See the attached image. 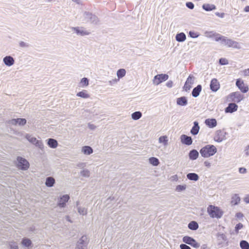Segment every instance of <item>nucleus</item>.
<instances>
[{
  "label": "nucleus",
  "instance_id": "obj_1",
  "mask_svg": "<svg viewBox=\"0 0 249 249\" xmlns=\"http://www.w3.org/2000/svg\"><path fill=\"white\" fill-rule=\"evenodd\" d=\"M217 152V148L213 145H207L200 150V153L204 158H209L214 155Z\"/></svg>",
  "mask_w": 249,
  "mask_h": 249
},
{
  "label": "nucleus",
  "instance_id": "obj_2",
  "mask_svg": "<svg viewBox=\"0 0 249 249\" xmlns=\"http://www.w3.org/2000/svg\"><path fill=\"white\" fill-rule=\"evenodd\" d=\"M207 212L210 216L212 218H220L223 213L220 209L217 207L210 205L207 208Z\"/></svg>",
  "mask_w": 249,
  "mask_h": 249
},
{
  "label": "nucleus",
  "instance_id": "obj_3",
  "mask_svg": "<svg viewBox=\"0 0 249 249\" xmlns=\"http://www.w3.org/2000/svg\"><path fill=\"white\" fill-rule=\"evenodd\" d=\"M81 19L83 22L89 21L94 24H97L98 22V18L96 16L87 12L82 13Z\"/></svg>",
  "mask_w": 249,
  "mask_h": 249
},
{
  "label": "nucleus",
  "instance_id": "obj_4",
  "mask_svg": "<svg viewBox=\"0 0 249 249\" xmlns=\"http://www.w3.org/2000/svg\"><path fill=\"white\" fill-rule=\"evenodd\" d=\"M222 45L237 49H240L241 48V45L239 43L231 39H229L226 36L224 37V38H223Z\"/></svg>",
  "mask_w": 249,
  "mask_h": 249
},
{
  "label": "nucleus",
  "instance_id": "obj_5",
  "mask_svg": "<svg viewBox=\"0 0 249 249\" xmlns=\"http://www.w3.org/2000/svg\"><path fill=\"white\" fill-rule=\"evenodd\" d=\"M227 98L229 102L239 103L243 99V95L239 92H234L230 94Z\"/></svg>",
  "mask_w": 249,
  "mask_h": 249
},
{
  "label": "nucleus",
  "instance_id": "obj_6",
  "mask_svg": "<svg viewBox=\"0 0 249 249\" xmlns=\"http://www.w3.org/2000/svg\"><path fill=\"white\" fill-rule=\"evenodd\" d=\"M169 76L166 74H157L154 76L153 83L155 85H158L161 82L167 80Z\"/></svg>",
  "mask_w": 249,
  "mask_h": 249
},
{
  "label": "nucleus",
  "instance_id": "obj_7",
  "mask_svg": "<svg viewBox=\"0 0 249 249\" xmlns=\"http://www.w3.org/2000/svg\"><path fill=\"white\" fill-rule=\"evenodd\" d=\"M79 171V178L81 180H85L90 176V171L87 168H80Z\"/></svg>",
  "mask_w": 249,
  "mask_h": 249
},
{
  "label": "nucleus",
  "instance_id": "obj_8",
  "mask_svg": "<svg viewBox=\"0 0 249 249\" xmlns=\"http://www.w3.org/2000/svg\"><path fill=\"white\" fill-rule=\"evenodd\" d=\"M182 241L184 243L195 248H198L200 246L199 244L194 238L190 236H185L183 237Z\"/></svg>",
  "mask_w": 249,
  "mask_h": 249
},
{
  "label": "nucleus",
  "instance_id": "obj_9",
  "mask_svg": "<svg viewBox=\"0 0 249 249\" xmlns=\"http://www.w3.org/2000/svg\"><path fill=\"white\" fill-rule=\"evenodd\" d=\"M89 240L86 235H83L79 239V249H87Z\"/></svg>",
  "mask_w": 249,
  "mask_h": 249
},
{
  "label": "nucleus",
  "instance_id": "obj_10",
  "mask_svg": "<svg viewBox=\"0 0 249 249\" xmlns=\"http://www.w3.org/2000/svg\"><path fill=\"white\" fill-rule=\"evenodd\" d=\"M17 160L18 161V166L19 168L26 170L29 168V163L25 159L18 157Z\"/></svg>",
  "mask_w": 249,
  "mask_h": 249
},
{
  "label": "nucleus",
  "instance_id": "obj_11",
  "mask_svg": "<svg viewBox=\"0 0 249 249\" xmlns=\"http://www.w3.org/2000/svg\"><path fill=\"white\" fill-rule=\"evenodd\" d=\"M195 77L193 75H190L187 79L183 89L185 91H188L192 88V85L193 84L195 81Z\"/></svg>",
  "mask_w": 249,
  "mask_h": 249
},
{
  "label": "nucleus",
  "instance_id": "obj_12",
  "mask_svg": "<svg viewBox=\"0 0 249 249\" xmlns=\"http://www.w3.org/2000/svg\"><path fill=\"white\" fill-rule=\"evenodd\" d=\"M236 85L239 89L243 93L247 92L249 90V88L246 86L243 81L237 79L236 82Z\"/></svg>",
  "mask_w": 249,
  "mask_h": 249
},
{
  "label": "nucleus",
  "instance_id": "obj_13",
  "mask_svg": "<svg viewBox=\"0 0 249 249\" xmlns=\"http://www.w3.org/2000/svg\"><path fill=\"white\" fill-rule=\"evenodd\" d=\"M220 88V84L218 80L213 78L211 80L210 84V89L213 91H216L218 90Z\"/></svg>",
  "mask_w": 249,
  "mask_h": 249
},
{
  "label": "nucleus",
  "instance_id": "obj_14",
  "mask_svg": "<svg viewBox=\"0 0 249 249\" xmlns=\"http://www.w3.org/2000/svg\"><path fill=\"white\" fill-rule=\"evenodd\" d=\"M238 109V106L233 103H230L228 106L225 108V112L226 113H233L237 111Z\"/></svg>",
  "mask_w": 249,
  "mask_h": 249
},
{
  "label": "nucleus",
  "instance_id": "obj_15",
  "mask_svg": "<svg viewBox=\"0 0 249 249\" xmlns=\"http://www.w3.org/2000/svg\"><path fill=\"white\" fill-rule=\"evenodd\" d=\"M224 139V135L223 133L221 130H218L216 132L214 140L215 141L220 142H221Z\"/></svg>",
  "mask_w": 249,
  "mask_h": 249
},
{
  "label": "nucleus",
  "instance_id": "obj_16",
  "mask_svg": "<svg viewBox=\"0 0 249 249\" xmlns=\"http://www.w3.org/2000/svg\"><path fill=\"white\" fill-rule=\"evenodd\" d=\"M181 142L182 143L190 145L192 143V140L191 137L185 135H182L180 137Z\"/></svg>",
  "mask_w": 249,
  "mask_h": 249
},
{
  "label": "nucleus",
  "instance_id": "obj_17",
  "mask_svg": "<svg viewBox=\"0 0 249 249\" xmlns=\"http://www.w3.org/2000/svg\"><path fill=\"white\" fill-rule=\"evenodd\" d=\"M70 197L68 195H66L60 197L58 200V205L60 207H64L66 203L69 200Z\"/></svg>",
  "mask_w": 249,
  "mask_h": 249
},
{
  "label": "nucleus",
  "instance_id": "obj_18",
  "mask_svg": "<svg viewBox=\"0 0 249 249\" xmlns=\"http://www.w3.org/2000/svg\"><path fill=\"white\" fill-rule=\"evenodd\" d=\"M205 123L210 128H213L217 125V121L215 119H207Z\"/></svg>",
  "mask_w": 249,
  "mask_h": 249
},
{
  "label": "nucleus",
  "instance_id": "obj_19",
  "mask_svg": "<svg viewBox=\"0 0 249 249\" xmlns=\"http://www.w3.org/2000/svg\"><path fill=\"white\" fill-rule=\"evenodd\" d=\"M188 104L187 99L185 96H182L177 99V104L180 106H185Z\"/></svg>",
  "mask_w": 249,
  "mask_h": 249
},
{
  "label": "nucleus",
  "instance_id": "obj_20",
  "mask_svg": "<svg viewBox=\"0 0 249 249\" xmlns=\"http://www.w3.org/2000/svg\"><path fill=\"white\" fill-rule=\"evenodd\" d=\"M92 148L89 146H84L81 148V152L86 155H89L93 153Z\"/></svg>",
  "mask_w": 249,
  "mask_h": 249
},
{
  "label": "nucleus",
  "instance_id": "obj_21",
  "mask_svg": "<svg viewBox=\"0 0 249 249\" xmlns=\"http://www.w3.org/2000/svg\"><path fill=\"white\" fill-rule=\"evenodd\" d=\"M199 130V126L198 125V123L197 122L195 121L194 122V126L191 130V133L194 135H196L198 134Z\"/></svg>",
  "mask_w": 249,
  "mask_h": 249
},
{
  "label": "nucleus",
  "instance_id": "obj_22",
  "mask_svg": "<svg viewBox=\"0 0 249 249\" xmlns=\"http://www.w3.org/2000/svg\"><path fill=\"white\" fill-rule=\"evenodd\" d=\"M3 62L6 65L10 66L14 64V60L12 57L7 56L3 58Z\"/></svg>",
  "mask_w": 249,
  "mask_h": 249
},
{
  "label": "nucleus",
  "instance_id": "obj_23",
  "mask_svg": "<svg viewBox=\"0 0 249 249\" xmlns=\"http://www.w3.org/2000/svg\"><path fill=\"white\" fill-rule=\"evenodd\" d=\"M240 201V197L237 194H234L231 196V204L232 205H237Z\"/></svg>",
  "mask_w": 249,
  "mask_h": 249
},
{
  "label": "nucleus",
  "instance_id": "obj_24",
  "mask_svg": "<svg viewBox=\"0 0 249 249\" xmlns=\"http://www.w3.org/2000/svg\"><path fill=\"white\" fill-rule=\"evenodd\" d=\"M12 124H18L19 125H24L26 123V120L25 119L18 118L17 119H13L11 121Z\"/></svg>",
  "mask_w": 249,
  "mask_h": 249
},
{
  "label": "nucleus",
  "instance_id": "obj_25",
  "mask_svg": "<svg viewBox=\"0 0 249 249\" xmlns=\"http://www.w3.org/2000/svg\"><path fill=\"white\" fill-rule=\"evenodd\" d=\"M202 88L201 85H198L192 91V95L194 97H197L201 90Z\"/></svg>",
  "mask_w": 249,
  "mask_h": 249
},
{
  "label": "nucleus",
  "instance_id": "obj_26",
  "mask_svg": "<svg viewBox=\"0 0 249 249\" xmlns=\"http://www.w3.org/2000/svg\"><path fill=\"white\" fill-rule=\"evenodd\" d=\"M26 138L31 142L35 143L36 144H38V145L39 146H43L42 143L41 142H39V141L37 140L36 138L32 137L28 135L26 136Z\"/></svg>",
  "mask_w": 249,
  "mask_h": 249
},
{
  "label": "nucleus",
  "instance_id": "obj_27",
  "mask_svg": "<svg viewBox=\"0 0 249 249\" xmlns=\"http://www.w3.org/2000/svg\"><path fill=\"white\" fill-rule=\"evenodd\" d=\"M198 152L196 150H192L189 153V158L192 160H195L198 158Z\"/></svg>",
  "mask_w": 249,
  "mask_h": 249
},
{
  "label": "nucleus",
  "instance_id": "obj_28",
  "mask_svg": "<svg viewBox=\"0 0 249 249\" xmlns=\"http://www.w3.org/2000/svg\"><path fill=\"white\" fill-rule=\"evenodd\" d=\"M202 8L207 11H210L216 9V6L212 4H204Z\"/></svg>",
  "mask_w": 249,
  "mask_h": 249
},
{
  "label": "nucleus",
  "instance_id": "obj_29",
  "mask_svg": "<svg viewBox=\"0 0 249 249\" xmlns=\"http://www.w3.org/2000/svg\"><path fill=\"white\" fill-rule=\"evenodd\" d=\"M89 84V80L87 78H83L80 80L79 87L84 88L88 86Z\"/></svg>",
  "mask_w": 249,
  "mask_h": 249
},
{
  "label": "nucleus",
  "instance_id": "obj_30",
  "mask_svg": "<svg viewBox=\"0 0 249 249\" xmlns=\"http://www.w3.org/2000/svg\"><path fill=\"white\" fill-rule=\"evenodd\" d=\"M159 142L160 143H162L165 146L168 145V138L167 136H160L159 138Z\"/></svg>",
  "mask_w": 249,
  "mask_h": 249
},
{
  "label": "nucleus",
  "instance_id": "obj_31",
  "mask_svg": "<svg viewBox=\"0 0 249 249\" xmlns=\"http://www.w3.org/2000/svg\"><path fill=\"white\" fill-rule=\"evenodd\" d=\"M186 38V35L183 33L178 34L176 36V39L178 42H183Z\"/></svg>",
  "mask_w": 249,
  "mask_h": 249
},
{
  "label": "nucleus",
  "instance_id": "obj_32",
  "mask_svg": "<svg viewBox=\"0 0 249 249\" xmlns=\"http://www.w3.org/2000/svg\"><path fill=\"white\" fill-rule=\"evenodd\" d=\"M187 178L191 180L197 181L199 179V177L196 173H189L187 175Z\"/></svg>",
  "mask_w": 249,
  "mask_h": 249
},
{
  "label": "nucleus",
  "instance_id": "obj_33",
  "mask_svg": "<svg viewBox=\"0 0 249 249\" xmlns=\"http://www.w3.org/2000/svg\"><path fill=\"white\" fill-rule=\"evenodd\" d=\"M48 145L53 148H56L57 146V142L53 139H49L48 141Z\"/></svg>",
  "mask_w": 249,
  "mask_h": 249
},
{
  "label": "nucleus",
  "instance_id": "obj_34",
  "mask_svg": "<svg viewBox=\"0 0 249 249\" xmlns=\"http://www.w3.org/2000/svg\"><path fill=\"white\" fill-rule=\"evenodd\" d=\"M126 74V71L124 69H121L117 71L116 74L119 80L120 78L124 77Z\"/></svg>",
  "mask_w": 249,
  "mask_h": 249
},
{
  "label": "nucleus",
  "instance_id": "obj_35",
  "mask_svg": "<svg viewBox=\"0 0 249 249\" xmlns=\"http://www.w3.org/2000/svg\"><path fill=\"white\" fill-rule=\"evenodd\" d=\"M90 33V31L84 28H79V35L82 36L89 35Z\"/></svg>",
  "mask_w": 249,
  "mask_h": 249
},
{
  "label": "nucleus",
  "instance_id": "obj_36",
  "mask_svg": "<svg viewBox=\"0 0 249 249\" xmlns=\"http://www.w3.org/2000/svg\"><path fill=\"white\" fill-rule=\"evenodd\" d=\"M55 183L54 179L52 177H48L47 178L45 184L48 187H52Z\"/></svg>",
  "mask_w": 249,
  "mask_h": 249
},
{
  "label": "nucleus",
  "instance_id": "obj_37",
  "mask_svg": "<svg viewBox=\"0 0 249 249\" xmlns=\"http://www.w3.org/2000/svg\"><path fill=\"white\" fill-rule=\"evenodd\" d=\"M142 116V114L140 111H136L131 114V118L134 120H138Z\"/></svg>",
  "mask_w": 249,
  "mask_h": 249
},
{
  "label": "nucleus",
  "instance_id": "obj_38",
  "mask_svg": "<svg viewBox=\"0 0 249 249\" xmlns=\"http://www.w3.org/2000/svg\"><path fill=\"white\" fill-rule=\"evenodd\" d=\"M149 162L153 166H158L159 163V160L155 157H151L149 159Z\"/></svg>",
  "mask_w": 249,
  "mask_h": 249
},
{
  "label": "nucleus",
  "instance_id": "obj_39",
  "mask_svg": "<svg viewBox=\"0 0 249 249\" xmlns=\"http://www.w3.org/2000/svg\"><path fill=\"white\" fill-rule=\"evenodd\" d=\"M79 97L81 98H83L85 99L88 98L90 97L89 94L88 93V92L86 90H83L81 91H79Z\"/></svg>",
  "mask_w": 249,
  "mask_h": 249
},
{
  "label": "nucleus",
  "instance_id": "obj_40",
  "mask_svg": "<svg viewBox=\"0 0 249 249\" xmlns=\"http://www.w3.org/2000/svg\"><path fill=\"white\" fill-rule=\"evenodd\" d=\"M188 228L192 230H196L198 228V224L195 221H191L188 224Z\"/></svg>",
  "mask_w": 249,
  "mask_h": 249
},
{
  "label": "nucleus",
  "instance_id": "obj_41",
  "mask_svg": "<svg viewBox=\"0 0 249 249\" xmlns=\"http://www.w3.org/2000/svg\"><path fill=\"white\" fill-rule=\"evenodd\" d=\"M213 36L215 37V40L216 41H220L221 44H222V40H223V38H224V37H225L224 36H222L219 34L214 35V34H213ZM212 35H210L209 36V37H212Z\"/></svg>",
  "mask_w": 249,
  "mask_h": 249
},
{
  "label": "nucleus",
  "instance_id": "obj_42",
  "mask_svg": "<svg viewBox=\"0 0 249 249\" xmlns=\"http://www.w3.org/2000/svg\"><path fill=\"white\" fill-rule=\"evenodd\" d=\"M186 189V185H178L176 186L175 190L177 192H181L182 191H185Z\"/></svg>",
  "mask_w": 249,
  "mask_h": 249
},
{
  "label": "nucleus",
  "instance_id": "obj_43",
  "mask_svg": "<svg viewBox=\"0 0 249 249\" xmlns=\"http://www.w3.org/2000/svg\"><path fill=\"white\" fill-rule=\"evenodd\" d=\"M240 245L242 249H249V244L246 241H241Z\"/></svg>",
  "mask_w": 249,
  "mask_h": 249
},
{
  "label": "nucleus",
  "instance_id": "obj_44",
  "mask_svg": "<svg viewBox=\"0 0 249 249\" xmlns=\"http://www.w3.org/2000/svg\"><path fill=\"white\" fill-rule=\"evenodd\" d=\"M79 213L83 215H86L87 214V209L85 207L79 208Z\"/></svg>",
  "mask_w": 249,
  "mask_h": 249
},
{
  "label": "nucleus",
  "instance_id": "obj_45",
  "mask_svg": "<svg viewBox=\"0 0 249 249\" xmlns=\"http://www.w3.org/2000/svg\"><path fill=\"white\" fill-rule=\"evenodd\" d=\"M22 243L24 246L29 247L31 245V241L28 239H23Z\"/></svg>",
  "mask_w": 249,
  "mask_h": 249
},
{
  "label": "nucleus",
  "instance_id": "obj_46",
  "mask_svg": "<svg viewBox=\"0 0 249 249\" xmlns=\"http://www.w3.org/2000/svg\"><path fill=\"white\" fill-rule=\"evenodd\" d=\"M243 227V225L242 223H239L236 224V225L235 226V231L236 233L237 234L239 232V230L242 229Z\"/></svg>",
  "mask_w": 249,
  "mask_h": 249
},
{
  "label": "nucleus",
  "instance_id": "obj_47",
  "mask_svg": "<svg viewBox=\"0 0 249 249\" xmlns=\"http://www.w3.org/2000/svg\"><path fill=\"white\" fill-rule=\"evenodd\" d=\"M219 63L221 65H225L228 64V60L225 58H221L219 59Z\"/></svg>",
  "mask_w": 249,
  "mask_h": 249
},
{
  "label": "nucleus",
  "instance_id": "obj_48",
  "mask_svg": "<svg viewBox=\"0 0 249 249\" xmlns=\"http://www.w3.org/2000/svg\"><path fill=\"white\" fill-rule=\"evenodd\" d=\"M119 81V79L115 78L113 79H112L111 80H109L108 81V83L109 85L112 86L116 83H117Z\"/></svg>",
  "mask_w": 249,
  "mask_h": 249
},
{
  "label": "nucleus",
  "instance_id": "obj_49",
  "mask_svg": "<svg viewBox=\"0 0 249 249\" xmlns=\"http://www.w3.org/2000/svg\"><path fill=\"white\" fill-rule=\"evenodd\" d=\"M242 74L244 76H249V68L248 69L243 70L241 71Z\"/></svg>",
  "mask_w": 249,
  "mask_h": 249
},
{
  "label": "nucleus",
  "instance_id": "obj_50",
  "mask_svg": "<svg viewBox=\"0 0 249 249\" xmlns=\"http://www.w3.org/2000/svg\"><path fill=\"white\" fill-rule=\"evenodd\" d=\"M189 35L193 38H196L198 36V35L196 33L192 31L189 32Z\"/></svg>",
  "mask_w": 249,
  "mask_h": 249
},
{
  "label": "nucleus",
  "instance_id": "obj_51",
  "mask_svg": "<svg viewBox=\"0 0 249 249\" xmlns=\"http://www.w3.org/2000/svg\"><path fill=\"white\" fill-rule=\"evenodd\" d=\"M186 6L190 9H193L194 8V4L192 2H188L186 3Z\"/></svg>",
  "mask_w": 249,
  "mask_h": 249
},
{
  "label": "nucleus",
  "instance_id": "obj_52",
  "mask_svg": "<svg viewBox=\"0 0 249 249\" xmlns=\"http://www.w3.org/2000/svg\"><path fill=\"white\" fill-rule=\"evenodd\" d=\"M88 127L91 130H94L96 129V126L93 124L89 123L88 124Z\"/></svg>",
  "mask_w": 249,
  "mask_h": 249
},
{
  "label": "nucleus",
  "instance_id": "obj_53",
  "mask_svg": "<svg viewBox=\"0 0 249 249\" xmlns=\"http://www.w3.org/2000/svg\"><path fill=\"white\" fill-rule=\"evenodd\" d=\"M180 249H191L190 247L186 245V244H181L180 245Z\"/></svg>",
  "mask_w": 249,
  "mask_h": 249
},
{
  "label": "nucleus",
  "instance_id": "obj_54",
  "mask_svg": "<svg viewBox=\"0 0 249 249\" xmlns=\"http://www.w3.org/2000/svg\"><path fill=\"white\" fill-rule=\"evenodd\" d=\"M239 172L241 174H245L247 173V169L244 167H240L239 169Z\"/></svg>",
  "mask_w": 249,
  "mask_h": 249
},
{
  "label": "nucleus",
  "instance_id": "obj_55",
  "mask_svg": "<svg viewBox=\"0 0 249 249\" xmlns=\"http://www.w3.org/2000/svg\"><path fill=\"white\" fill-rule=\"evenodd\" d=\"M166 85L167 87L169 88H171L173 87V82L172 81H168L166 84Z\"/></svg>",
  "mask_w": 249,
  "mask_h": 249
},
{
  "label": "nucleus",
  "instance_id": "obj_56",
  "mask_svg": "<svg viewBox=\"0 0 249 249\" xmlns=\"http://www.w3.org/2000/svg\"><path fill=\"white\" fill-rule=\"evenodd\" d=\"M10 247L11 249H18V247L15 243H11Z\"/></svg>",
  "mask_w": 249,
  "mask_h": 249
},
{
  "label": "nucleus",
  "instance_id": "obj_57",
  "mask_svg": "<svg viewBox=\"0 0 249 249\" xmlns=\"http://www.w3.org/2000/svg\"><path fill=\"white\" fill-rule=\"evenodd\" d=\"M204 165L208 168H210L211 166V162L208 160H206L204 161Z\"/></svg>",
  "mask_w": 249,
  "mask_h": 249
},
{
  "label": "nucleus",
  "instance_id": "obj_58",
  "mask_svg": "<svg viewBox=\"0 0 249 249\" xmlns=\"http://www.w3.org/2000/svg\"><path fill=\"white\" fill-rule=\"evenodd\" d=\"M244 152H245V154L247 155V156H249V144L248 145L245 150H244Z\"/></svg>",
  "mask_w": 249,
  "mask_h": 249
},
{
  "label": "nucleus",
  "instance_id": "obj_59",
  "mask_svg": "<svg viewBox=\"0 0 249 249\" xmlns=\"http://www.w3.org/2000/svg\"><path fill=\"white\" fill-rule=\"evenodd\" d=\"M215 15L220 18H223L224 17L225 14L224 13L216 12Z\"/></svg>",
  "mask_w": 249,
  "mask_h": 249
},
{
  "label": "nucleus",
  "instance_id": "obj_60",
  "mask_svg": "<svg viewBox=\"0 0 249 249\" xmlns=\"http://www.w3.org/2000/svg\"><path fill=\"white\" fill-rule=\"evenodd\" d=\"M244 201L246 203H249V195H247L244 198Z\"/></svg>",
  "mask_w": 249,
  "mask_h": 249
},
{
  "label": "nucleus",
  "instance_id": "obj_61",
  "mask_svg": "<svg viewBox=\"0 0 249 249\" xmlns=\"http://www.w3.org/2000/svg\"><path fill=\"white\" fill-rule=\"evenodd\" d=\"M236 217L238 218H242L243 217V214L241 213H237L236 214Z\"/></svg>",
  "mask_w": 249,
  "mask_h": 249
},
{
  "label": "nucleus",
  "instance_id": "obj_62",
  "mask_svg": "<svg viewBox=\"0 0 249 249\" xmlns=\"http://www.w3.org/2000/svg\"><path fill=\"white\" fill-rule=\"evenodd\" d=\"M19 44H20V46L22 47L27 46V45L26 44V43L22 41L20 42Z\"/></svg>",
  "mask_w": 249,
  "mask_h": 249
},
{
  "label": "nucleus",
  "instance_id": "obj_63",
  "mask_svg": "<svg viewBox=\"0 0 249 249\" xmlns=\"http://www.w3.org/2000/svg\"><path fill=\"white\" fill-rule=\"evenodd\" d=\"M244 11L245 12H249V6H246L244 9Z\"/></svg>",
  "mask_w": 249,
  "mask_h": 249
}]
</instances>
